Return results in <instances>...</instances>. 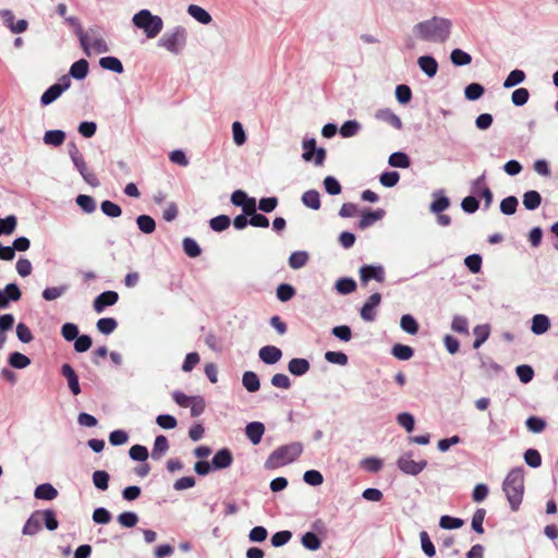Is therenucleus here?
Instances as JSON below:
<instances>
[{
  "instance_id": "14",
  "label": "nucleus",
  "mask_w": 558,
  "mask_h": 558,
  "mask_svg": "<svg viewBox=\"0 0 558 558\" xmlns=\"http://www.w3.org/2000/svg\"><path fill=\"white\" fill-rule=\"evenodd\" d=\"M61 375L65 377L68 381V387L72 395L77 396L81 393V386L78 381V376L75 373L74 368L65 363L61 366Z\"/></svg>"
},
{
  "instance_id": "29",
  "label": "nucleus",
  "mask_w": 558,
  "mask_h": 558,
  "mask_svg": "<svg viewBox=\"0 0 558 558\" xmlns=\"http://www.w3.org/2000/svg\"><path fill=\"white\" fill-rule=\"evenodd\" d=\"M35 498L43 500H52L58 496V490L49 483L40 484L34 493Z\"/></svg>"
},
{
  "instance_id": "39",
  "label": "nucleus",
  "mask_w": 558,
  "mask_h": 558,
  "mask_svg": "<svg viewBox=\"0 0 558 558\" xmlns=\"http://www.w3.org/2000/svg\"><path fill=\"white\" fill-rule=\"evenodd\" d=\"M450 60L456 66H463L471 63L472 57L462 49L456 48L450 53Z\"/></svg>"
},
{
  "instance_id": "4",
  "label": "nucleus",
  "mask_w": 558,
  "mask_h": 558,
  "mask_svg": "<svg viewBox=\"0 0 558 558\" xmlns=\"http://www.w3.org/2000/svg\"><path fill=\"white\" fill-rule=\"evenodd\" d=\"M132 23L142 29L147 38L157 37L163 28V21L159 15H154L149 10L143 9L135 13Z\"/></svg>"
},
{
  "instance_id": "55",
  "label": "nucleus",
  "mask_w": 558,
  "mask_h": 558,
  "mask_svg": "<svg viewBox=\"0 0 558 558\" xmlns=\"http://www.w3.org/2000/svg\"><path fill=\"white\" fill-rule=\"evenodd\" d=\"M325 360L340 366H345L349 362L348 355L340 351H327L325 353Z\"/></svg>"
},
{
  "instance_id": "36",
  "label": "nucleus",
  "mask_w": 558,
  "mask_h": 558,
  "mask_svg": "<svg viewBox=\"0 0 558 558\" xmlns=\"http://www.w3.org/2000/svg\"><path fill=\"white\" fill-rule=\"evenodd\" d=\"M308 253L305 251H295L289 257V266L292 269H300L304 267L308 262Z\"/></svg>"
},
{
  "instance_id": "53",
  "label": "nucleus",
  "mask_w": 558,
  "mask_h": 558,
  "mask_svg": "<svg viewBox=\"0 0 558 558\" xmlns=\"http://www.w3.org/2000/svg\"><path fill=\"white\" fill-rule=\"evenodd\" d=\"M9 363L14 368H25L31 364L29 357L20 352H13L9 356Z\"/></svg>"
},
{
  "instance_id": "54",
  "label": "nucleus",
  "mask_w": 558,
  "mask_h": 558,
  "mask_svg": "<svg viewBox=\"0 0 558 558\" xmlns=\"http://www.w3.org/2000/svg\"><path fill=\"white\" fill-rule=\"evenodd\" d=\"M362 469L371 473H377L383 468V461L375 457H368L360 462Z\"/></svg>"
},
{
  "instance_id": "24",
  "label": "nucleus",
  "mask_w": 558,
  "mask_h": 558,
  "mask_svg": "<svg viewBox=\"0 0 558 558\" xmlns=\"http://www.w3.org/2000/svg\"><path fill=\"white\" fill-rule=\"evenodd\" d=\"M375 117H376V119L390 124L391 126H393L397 130H401L402 129V121H401V119L396 113H393L390 109H388V108L379 109L375 113Z\"/></svg>"
},
{
  "instance_id": "57",
  "label": "nucleus",
  "mask_w": 558,
  "mask_h": 558,
  "mask_svg": "<svg viewBox=\"0 0 558 558\" xmlns=\"http://www.w3.org/2000/svg\"><path fill=\"white\" fill-rule=\"evenodd\" d=\"M434 195H435V199L430 204L429 209H430L432 213L440 214V213H442L444 210H446L449 207L450 201L445 195H439L438 196L437 193H435Z\"/></svg>"
},
{
  "instance_id": "15",
  "label": "nucleus",
  "mask_w": 558,
  "mask_h": 558,
  "mask_svg": "<svg viewBox=\"0 0 558 558\" xmlns=\"http://www.w3.org/2000/svg\"><path fill=\"white\" fill-rule=\"evenodd\" d=\"M118 300L119 294L116 291H105L94 300V310L97 313H101L107 306L114 305Z\"/></svg>"
},
{
  "instance_id": "16",
  "label": "nucleus",
  "mask_w": 558,
  "mask_h": 558,
  "mask_svg": "<svg viewBox=\"0 0 558 558\" xmlns=\"http://www.w3.org/2000/svg\"><path fill=\"white\" fill-rule=\"evenodd\" d=\"M74 167L80 172L84 181L89 184L93 187H96L99 185V181L95 173L90 171L83 158V156L76 158L73 160Z\"/></svg>"
},
{
  "instance_id": "60",
  "label": "nucleus",
  "mask_w": 558,
  "mask_h": 558,
  "mask_svg": "<svg viewBox=\"0 0 558 558\" xmlns=\"http://www.w3.org/2000/svg\"><path fill=\"white\" fill-rule=\"evenodd\" d=\"M130 458L134 461L145 462L148 458V450L145 446L134 445L129 451Z\"/></svg>"
},
{
  "instance_id": "40",
  "label": "nucleus",
  "mask_w": 558,
  "mask_h": 558,
  "mask_svg": "<svg viewBox=\"0 0 558 558\" xmlns=\"http://www.w3.org/2000/svg\"><path fill=\"white\" fill-rule=\"evenodd\" d=\"M391 354L400 361H408L414 355V350L409 345L397 343L392 347Z\"/></svg>"
},
{
  "instance_id": "62",
  "label": "nucleus",
  "mask_w": 558,
  "mask_h": 558,
  "mask_svg": "<svg viewBox=\"0 0 558 558\" xmlns=\"http://www.w3.org/2000/svg\"><path fill=\"white\" fill-rule=\"evenodd\" d=\"M118 522L124 527H134L138 522V515L135 512H122L117 518Z\"/></svg>"
},
{
  "instance_id": "28",
  "label": "nucleus",
  "mask_w": 558,
  "mask_h": 558,
  "mask_svg": "<svg viewBox=\"0 0 558 558\" xmlns=\"http://www.w3.org/2000/svg\"><path fill=\"white\" fill-rule=\"evenodd\" d=\"M169 450V441L166 436L158 435L155 438L154 447L151 450V458L154 460H160L166 452Z\"/></svg>"
},
{
  "instance_id": "3",
  "label": "nucleus",
  "mask_w": 558,
  "mask_h": 558,
  "mask_svg": "<svg viewBox=\"0 0 558 558\" xmlns=\"http://www.w3.org/2000/svg\"><path fill=\"white\" fill-rule=\"evenodd\" d=\"M303 452L301 442H291L274 450L265 462L268 470L278 469L295 461Z\"/></svg>"
},
{
  "instance_id": "46",
  "label": "nucleus",
  "mask_w": 558,
  "mask_h": 558,
  "mask_svg": "<svg viewBox=\"0 0 558 558\" xmlns=\"http://www.w3.org/2000/svg\"><path fill=\"white\" fill-rule=\"evenodd\" d=\"M75 202L82 208V210L86 214H92L96 210V202L89 195L80 194L76 197Z\"/></svg>"
},
{
  "instance_id": "41",
  "label": "nucleus",
  "mask_w": 558,
  "mask_h": 558,
  "mask_svg": "<svg viewBox=\"0 0 558 558\" xmlns=\"http://www.w3.org/2000/svg\"><path fill=\"white\" fill-rule=\"evenodd\" d=\"M400 327L403 331L410 335H416L418 332V324L416 319L410 314L402 315L400 319Z\"/></svg>"
},
{
  "instance_id": "8",
  "label": "nucleus",
  "mask_w": 558,
  "mask_h": 558,
  "mask_svg": "<svg viewBox=\"0 0 558 558\" xmlns=\"http://www.w3.org/2000/svg\"><path fill=\"white\" fill-rule=\"evenodd\" d=\"M71 86V80L68 75H63L60 77L59 82L51 85L46 89V92L41 95L40 104L43 106H48L52 104L56 99H58L63 92L69 89Z\"/></svg>"
},
{
  "instance_id": "64",
  "label": "nucleus",
  "mask_w": 558,
  "mask_h": 558,
  "mask_svg": "<svg viewBox=\"0 0 558 558\" xmlns=\"http://www.w3.org/2000/svg\"><path fill=\"white\" fill-rule=\"evenodd\" d=\"M518 199L515 196H508L500 203V211L504 215H513L517 211Z\"/></svg>"
},
{
  "instance_id": "27",
  "label": "nucleus",
  "mask_w": 558,
  "mask_h": 558,
  "mask_svg": "<svg viewBox=\"0 0 558 558\" xmlns=\"http://www.w3.org/2000/svg\"><path fill=\"white\" fill-rule=\"evenodd\" d=\"M89 70V64L85 59H81L78 61H75L69 71V77H73L75 80H84Z\"/></svg>"
},
{
  "instance_id": "32",
  "label": "nucleus",
  "mask_w": 558,
  "mask_h": 558,
  "mask_svg": "<svg viewBox=\"0 0 558 558\" xmlns=\"http://www.w3.org/2000/svg\"><path fill=\"white\" fill-rule=\"evenodd\" d=\"M301 199L306 207L313 210H318L320 208V195L316 190H308L304 192Z\"/></svg>"
},
{
  "instance_id": "6",
  "label": "nucleus",
  "mask_w": 558,
  "mask_h": 558,
  "mask_svg": "<svg viewBox=\"0 0 558 558\" xmlns=\"http://www.w3.org/2000/svg\"><path fill=\"white\" fill-rule=\"evenodd\" d=\"M83 51L89 56L90 48L97 53H106L109 51L108 44L100 35L98 27H89L85 32L83 41H80Z\"/></svg>"
},
{
  "instance_id": "34",
  "label": "nucleus",
  "mask_w": 558,
  "mask_h": 558,
  "mask_svg": "<svg viewBox=\"0 0 558 558\" xmlns=\"http://www.w3.org/2000/svg\"><path fill=\"white\" fill-rule=\"evenodd\" d=\"M473 333L475 336V340L473 342V348L478 349L488 339V337L490 335V327L487 324L477 325L473 329Z\"/></svg>"
},
{
  "instance_id": "18",
  "label": "nucleus",
  "mask_w": 558,
  "mask_h": 558,
  "mask_svg": "<svg viewBox=\"0 0 558 558\" xmlns=\"http://www.w3.org/2000/svg\"><path fill=\"white\" fill-rule=\"evenodd\" d=\"M258 356L265 364L272 365L281 360L282 351L275 345H265L259 349Z\"/></svg>"
},
{
  "instance_id": "13",
  "label": "nucleus",
  "mask_w": 558,
  "mask_h": 558,
  "mask_svg": "<svg viewBox=\"0 0 558 558\" xmlns=\"http://www.w3.org/2000/svg\"><path fill=\"white\" fill-rule=\"evenodd\" d=\"M22 292L16 283H8L0 290V308H7L10 302H16L21 299Z\"/></svg>"
},
{
  "instance_id": "61",
  "label": "nucleus",
  "mask_w": 558,
  "mask_h": 558,
  "mask_svg": "<svg viewBox=\"0 0 558 558\" xmlns=\"http://www.w3.org/2000/svg\"><path fill=\"white\" fill-rule=\"evenodd\" d=\"M420 538H421L422 550L424 551V554L429 558L434 557L436 554V550H435V546H434L433 542L429 538L428 533L426 531H422L420 533Z\"/></svg>"
},
{
  "instance_id": "33",
  "label": "nucleus",
  "mask_w": 558,
  "mask_h": 558,
  "mask_svg": "<svg viewBox=\"0 0 558 558\" xmlns=\"http://www.w3.org/2000/svg\"><path fill=\"white\" fill-rule=\"evenodd\" d=\"M335 288L339 294L345 295L356 290V282L350 277H342L336 281Z\"/></svg>"
},
{
  "instance_id": "56",
  "label": "nucleus",
  "mask_w": 558,
  "mask_h": 558,
  "mask_svg": "<svg viewBox=\"0 0 558 558\" xmlns=\"http://www.w3.org/2000/svg\"><path fill=\"white\" fill-rule=\"evenodd\" d=\"M183 251L189 257H197L201 255L202 250L197 242L192 238H185L182 242Z\"/></svg>"
},
{
  "instance_id": "51",
  "label": "nucleus",
  "mask_w": 558,
  "mask_h": 558,
  "mask_svg": "<svg viewBox=\"0 0 558 558\" xmlns=\"http://www.w3.org/2000/svg\"><path fill=\"white\" fill-rule=\"evenodd\" d=\"M231 219L227 215H219L210 219L209 226L216 232H221L228 229Z\"/></svg>"
},
{
  "instance_id": "31",
  "label": "nucleus",
  "mask_w": 558,
  "mask_h": 558,
  "mask_svg": "<svg viewBox=\"0 0 558 558\" xmlns=\"http://www.w3.org/2000/svg\"><path fill=\"white\" fill-rule=\"evenodd\" d=\"M242 384L248 392H256L260 388L259 377L252 371L244 372Z\"/></svg>"
},
{
  "instance_id": "38",
  "label": "nucleus",
  "mask_w": 558,
  "mask_h": 558,
  "mask_svg": "<svg viewBox=\"0 0 558 558\" xmlns=\"http://www.w3.org/2000/svg\"><path fill=\"white\" fill-rule=\"evenodd\" d=\"M102 69L121 74L123 72V64L117 57H104L99 60Z\"/></svg>"
},
{
  "instance_id": "49",
  "label": "nucleus",
  "mask_w": 558,
  "mask_h": 558,
  "mask_svg": "<svg viewBox=\"0 0 558 558\" xmlns=\"http://www.w3.org/2000/svg\"><path fill=\"white\" fill-rule=\"evenodd\" d=\"M68 289H69L68 284H62L59 287H49L43 291L41 295L46 301H53V300L62 296L68 291Z\"/></svg>"
},
{
  "instance_id": "11",
  "label": "nucleus",
  "mask_w": 558,
  "mask_h": 558,
  "mask_svg": "<svg viewBox=\"0 0 558 558\" xmlns=\"http://www.w3.org/2000/svg\"><path fill=\"white\" fill-rule=\"evenodd\" d=\"M381 302V294L376 292L373 293L366 302L363 304L360 315L365 322H374L376 318V307Z\"/></svg>"
},
{
  "instance_id": "7",
  "label": "nucleus",
  "mask_w": 558,
  "mask_h": 558,
  "mask_svg": "<svg viewBox=\"0 0 558 558\" xmlns=\"http://www.w3.org/2000/svg\"><path fill=\"white\" fill-rule=\"evenodd\" d=\"M397 465L403 473L415 476L420 474L427 465L426 460L414 461L412 452H405L397 460Z\"/></svg>"
},
{
  "instance_id": "43",
  "label": "nucleus",
  "mask_w": 558,
  "mask_h": 558,
  "mask_svg": "<svg viewBox=\"0 0 558 558\" xmlns=\"http://www.w3.org/2000/svg\"><path fill=\"white\" fill-rule=\"evenodd\" d=\"M136 223L138 229L146 234L153 233L156 229L155 220L148 215L138 216L136 219Z\"/></svg>"
},
{
  "instance_id": "2",
  "label": "nucleus",
  "mask_w": 558,
  "mask_h": 558,
  "mask_svg": "<svg viewBox=\"0 0 558 558\" xmlns=\"http://www.w3.org/2000/svg\"><path fill=\"white\" fill-rule=\"evenodd\" d=\"M502 490L512 511H517L524 495V469L515 466L511 469L502 482Z\"/></svg>"
},
{
  "instance_id": "17",
  "label": "nucleus",
  "mask_w": 558,
  "mask_h": 558,
  "mask_svg": "<svg viewBox=\"0 0 558 558\" xmlns=\"http://www.w3.org/2000/svg\"><path fill=\"white\" fill-rule=\"evenodd\" d=\"M233 462V456L231 450L228 448H222L218 450L213 460H211V466L213 470H222L229 468Z\"/></svg>"
},
{
  "instance_id": "48",
  "label": "nucleus",
  "mask_w": 558,
  "mask_h": 558,
  "mask_svg": "<svg viewBox=\"0 0 558 558\" xmlns=\"http://www.w3.org/2000/svg\"><path fill=\"white\" fill-rule=\"evenodd\" d=\"M391 167L408 168L410 166V158L402 151L392 153L388 160Z\"/></svg>"
},
{
  "instance_id": "59",
  "label": "nucleus",
  "mask_w": 558,
  "mask_h": 558,
  "mask_svg": "<svg viewBox=\"0 0 558 558\" xmlns=\"http://www.w3.org/2000/svg\"><path fill=\"white\" fill-rule=\"evenodd\" d=\"M484 87L478 83H471L464 89V96L469 100H477L484 94Z\"/></svg>"
},
{
  "instance_id": "23",
  "label": "nucleus",
  "mask_w": 558,
  "mask_h": 558,
  "mask_svg": "<svg viewBox=\"0 0 558 558\" xmlns=\"http://www.w3.org/2000/svg\"><path fill=\"white\" fill-rule=\"evenodd\" d=\"M420 69L428 76L434 77L438 71V63L432 56H422L417 60Z\"/></svg>"
},
{
  "instance_id": "26",
  "label": "nucleus",
  "mask_w": 558,
  "mask_h": 558,
  "mask_svg": "<svg viewBox=\"0 0 558 558\" xmlns=\"http://www.w3.org/2000/svg\"><path fill=\"white\" fill-rule=\"evenodd\" d=\"M550 327L549 318L544 314H536L532 318L531 330L533 333L539 336L545 333Z\"/></svg>"
},
{
  "instance_id": "58",
  "label": "nucleus",
  "mask_w": 558,
  "mask_h": 558,
  "mask_svg": "<svg viewBox=\"0 0 558 558\" xmlns=\"http://www.w3.org/2000/svg\"><path fill=\"white\" fill-rule=\"evenodd\" d=\"M360 129H361V124L357 121L349 120V121H345L341 125L339 132L342 137H351V136H354L355 134H357Z\"/></svg>"
},
{
  "instance_id": "44",
  "label": "nucleus",
  "mask_w": 558,
  "mask_h": 558,
  "mask_svg": "<svg viewBox=\"0 0 558 558\" xmlns=\"http://www.w3.org/2000/svg\"><path fill=\"white\" fill-rule=\"evenodd\" d=\"M40 521H44L45 526L49 531H54L59 526V521L56 518V512L51 509L40 511Z\"/></svg>"
},
{
  "instance_id": "47",
  "label": "nucleus",
  "mask_w": 558,
  "mask_h": 558,
  "mask_svg": "<svg viewBox=\"0 0 558 558\" xmlns=\"http://www.w3.org/2000/svg\"><path fill=\"white\" fill-rule=\"evenodd\" d=\"M96 326H97V329L99 332H101L104 335H110L118 327V323L114 318L105 317V318L98 319Z\"/></svg>"
},
{
  "instance_id": "22",
  "label": "nucleus",
  "mask_w": 558,
  "mask_h": 558,
  "mask_svg": "<svg viewBox=\"0 0 558 558\" xmlns=\"http://www.w3.org/2000/svg\"><path fill=\"white\" fill-rule=\"evenodd\" d=\"M41 529L40 511H34L31 517L26 520L22 533L24 535H36Z\"/></svg>"
},
{
  "instance_id": "52",
  "label": "nucleus",
  "mask_w": 558,
  "mask_h": 558,
  "mask_svg": "<svg viewBox=\"0 0 558 558\" xmlns=\"http://www.w3.org/2000/svg\"><path fill=\"white\" fill-rule=\"evenodd\" d=\"M100 209L106 216L110 218H118L122 214L121 207L111 201L101 202Z\"/></svg>"
},
{
  "instance_id": "63",
  "label": "nucleus",
  "mask_w": 558,
  "mask_h": 558,
  "mask_svg": "<svg viewBox=\"0 0 558 558\" xmlns=\"http://www.w3.org/2000/svg\"><path fill=\"white\" fill-rule=\"evenodd\" d=\"M451 329L459 333H469V322L466 317L454 315L451 322Z\"/></svg>"
},
{
  "instance_id": "21",
  "label": "nucleus",
  "mask_w": 558,
  "mask_h": 558,
  "mask_svg": "<svg viewBox=\"0 0 558 558\" xmlns=\"http://www.w3.org/2000/svg\"><path fill=\"white\" fill-rule=\"evenodd\" d=\"M311 368L308 360L303 357H293L288 363V371L294 376H303Z\"/></svg>"
},
{
  "instance_id": "45",
  "label": "nucleus",
  "mask_w": 558,
  "mask_h": 558,
  "mask_svg": "<svg viewBox=\"0 0 558 558\" xmlns=\"http://www.w3.org/2000/svg\"><path fill=\"white\" fill-rule=\"evenodd\" d=\"M109 480L110 476L106 471L98 470L93 473V483L95 487L99 490L104 492L108 489Z\"/></svg>"
},
{
  "instance_id": "10",
  "label": "nucleus",
  "mask_w": 558,
  "mask_h": 558,
  "mask_svg": "<svg viewBox=\"0 0 558 558\" xmlns=\"http://www.w3.org/2000/svg\"><path fill=\"white\" fill-rule=\"evenodd\" d=\"M0 17L3 24L13 33H24L28 27V22L24 19L15 21L14 14L9 9L0 10Z\"/></svg>"
},
{
  "instance_id": "5",
  "label": "nucleus",
  "mask_w": 558,
  "mask_h": 558,
  "mask_svg": "<svg viewBox=\"0 0 558 558\" xmlns=\"http://www.w3.org/2000/svg\"><path fill=\"white\" fill-rule=\"evenodd\" d=\"M158 45L173 54L181 53L186 45L185 28L177 26L173 29L166 32L158 40Z\"/></svg>"
},
{
  "instance_id": "20",
  "label": "nucleus",
  "mask_w": 558,
  "mask_h": 558,
  "mask_svg": "<svg viewBox=\"0 0 558 558\" xmlns=\"http://www.w3.org/2000/svg\"><path fill=\"white\" fill-rule=\"evenodd\" d=\"M265 433V425L260 422H251L245 427V435L253 445H258L262 441Z\"/></svg>"
},
{
  "instance_id": "9",
  "label": "nucleus",
  "mask_w": 558,
  "mask_h": 558,
  "mask_svg": "<svg viewBox=\"0 0 558 558\" xmlns=\"http://www.w3.org/2000/svg\"><path fill=\"white\" fill-rule=\"evenodd\" d=\"M472 194L483 197L485 199V207L488 208L493 202V193L486 184V173H482L478 178L472 181Z\"/></svg>"
},
{
  "instance_id": "50",
  "label": "nucleus",
  "mask_w": 558,
  "mask_h": 558,
  "mask_svg": "<svg viewBox=\"0 0 558 558\" xmlns=\"http://www.w3.org/2000/svg\"><path fill=\"white\" fill-rule=\"evenodd\" d=\"M277 299L281 302H288L295 295V289L289 283H280L276 291Z\"/></svg>"
},
{
  "instance_id": "30",
  "label": "nucleus",
  "mask_w": 558,
  "mask_h": 558,
  "mask_svg": "<svg viewBox=\"0 0 558 558\" xmlns=\"http://www.w3.org/2000/svg\"><path fill=\"white\" fill-rule=\"evenodd\" d=\"M65 141V133L61 130H49L44 135V143L53 147L61 146Z\"/></svg>"
},
{
  "instance_id": "1",
  "label": "nucleus",
  "mask_w": 558,
  "mask_h": 558,
  "mask_svg": "<svg viewBox=\"0 0 558 558\" xmlns=\"http://www.w3.org/2000/svg\"><path fill=\"white\" fill-rule=\"evenodd\" d=\"M451 20L441 16H433L417 23L413 27V32L417 38L435 44L446 43L451 35Z\"/></svg>"
},
{
  "instance_id": "42",
  "label": "nucleus",
  "mask_w": 558,
  "mask_h": 558,
  "mask_svg": "<svg viewBox=\"0 0 558 558\" xmlns=\"http://www.w3.org/2000/svg\"><path fill=\"white\" fill-rule=\"evenodd\" d=\"M525 80V73L522 70H512L504 81L502 86L505 88H512L521 84Z\"/></svg>"
},
{
  "instance_id": "35",
  "label": "nucleus",
  "mask_w": 558,
  "mask_h": 558,
  "mask_svg": "<svg viewBox=\"0 0 558 558\" xmlns=\"http://www.w3.org/2000/svg\"><path fill=\"white\" fill-rule=\"evenodd\" d=\"M187 12L192 17H194L197 22L202 24L206 25L211 22L210 14L202 7H198L196 4H190L187 8Z\"/></svg>"
},
{
  "instance_id": "19",
  "label": "nucleus",
  "mask_w": 558,
  "mask_h": 558,
  "mask_svg": "<svg viewBox=\"0 0 558 558\" xmlns=\"http://www.w3.org/2000/svg\"><path fill=\"white\" fill-rule=\"evenodd\" d=\"M384 216H385V210L381 208H378L376 210L363 211L361 215V218L359 220V228L361 230H365V229L372 227L378 220L383 219Z\"/></svg>"
},
{
  "instance_id": "37",
  "label": "nucleus",
  "mask_w": 558,
  "mask_h": 558,
  "mask_svg": "<svg viewBox=\"0 0 558 558\" xmlns=\"http://www.w3.org/2000/svg\"><path fill=\"white\" fill-rule=\"evenodd\" d=\"M542 203V196L537 191H527L523 195V205L527 210H535Z\"/></svg>"
},
{
  "instance_id": "12",
  "label": "nucleus",
  "mask_w": 558,
  "mask_h": 558,
  "mask_svg": "<svg viewBox=\"0 0 558 558\" xmlns=\"http://www.w3.org/2000/svg\"><path fill=\"white\" fill-rule=\"evenodd\" d=\"M359 272L363 283H367L372 279L377 282H384L385 280V270L380 265H364Z\"/></svg>"
},
{
  "instance_id": "25",
  "label": "nucleus",
  "mask_w": 558,
  "mask_h": 558,
  "mask_svg": "<svg viewBox=\"0 0 558 558\" xmlns=\"http://www.w3.org/2000/svg\"><path fill=\"white\" fill-rule=\"evenodd\" d=\"M323 538L324 537L317 535L316 533L308 531L302 535L301 544L304 548L311 551H316L322 547Z\"/></svg>"
}]
</instances>
